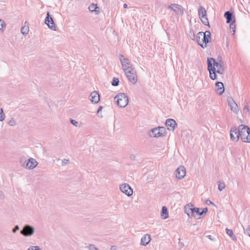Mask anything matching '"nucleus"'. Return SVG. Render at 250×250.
Instances as JSON below:
<instances>
[{
  "label": "nucleus",
  "mask_w": 250,
  "mask_h": 250,
  "mask_svg": "<svg viewBox=\"0 0 250 250\" xmlns=\"http://www.w3.org/2000/svg\"><path fill=\"white\" fill-rule=\"evenodd\" d=\"M45 23L50 29L56 31V27L53 18L50 17L49 12H47L46 17L45 19Z\"/></svg>",
  "instance_id": "nucleus-17"
},
{
  "label": "nucleus",
  "mask_w": 250,
  "mask_h": 250,
  "mask_svg": "<svg viewBox=\"0 0 250 250\" xmlns=\"http://www.w3.org/2000/svg\"><path fill=\"white\" fill-rule=\"evenodd\" d=\"M88 9L91 12H95L96 15H98L100 12L97 5L95 3L91 4L88 7Z\"/></svg>",
  "instance_id": "nucleus-22"
},
{
  "label": "nucleus",
  "mask_w": 250,
  "mask_h": 250,
  "mask_svg": "<svg viewBox=\"0 0 250 250\" xmlns=\"http://www.w3.org/2000/svg\"><path fill=\"white\" fill-rule=\"evenodd\" d=\"M8 124L10 125L14 126L16 125V122L15 120L12 118L11 120L9 121Z\"/></svg>",
  "instance_id": "nucleus-38"
},
{
  "label": "nucleus",
  "mask_w": 250,
  "mask_h": 250,
  "mask_svg": "<svg viewBox=\"0 0 250 250\" xmlns=\"http://www.w3.org/2000/svg\"><path fill=\"white\" fill-rule=\"evenodd\" d=\"M34 232V228L29 225L24 226L22 229L21 231V233L25 236H31L33 234Z\"/></svg>",
  "instance_id": "nucleus-16"
},
{
  "label": "nucleus",
  "mask_w": 250,
  "mask_h": 250,
  "mask_svg": "<svg viewBox=\"0 0 250 250\" xmlns=\"http://www.w3.org/2000/svg\"><path fill=\"white\" fill-rule=\"evenodd\" d=\"M119 83V80L118 78H114L112 82V84L113 86H117Z\"/></svg>",
  "instance_id": "nucleus-33"
},
{
  "label": "nucleus",
  "mask_w": 250,
  "mask_h": 250,
  "mask_svg": "<svg viewBox=\"0 0 250 250\" xmlns=\"http://www.w3.org/2000/svg\"><path fill=\"white\" fill-rule=\"evenodd\" d=\"M189 36L191 40H195V33L193 29L190 30L189 32Z\"/></svg>",
  "instance_id": "nucleus-30"
},
{
  "label": "nucleus",
  "mask_w": 250,
  "mask_h": 250,
  "mask_svg": "<svg viewBox=\"0 0 250 250\" xmlns=\"http://www.w3.org/2000/svg\"><path fill=\"white\" fill-rule=\"evenodd\" d=\"M119 189L123 193L128 197H130L133 195V188L127 183H122L119 185Z\"/></svg>",
  "instance_id": "nucleus-10"
},
{
  "label": "nucleus",
  "mask_w": 250,
  "mask_h": 250,
  "mask_svg": "<svg viewBox=\"0 0 250 250\" xmlns=\"http://www.w3.org/2000/svg\"><path fill=\"white\" fill-rule=\"evenodd\" d=\"M13 232L15 233L16 232V227H15L13 229Z\"/></svg>",
  "instance_id": "nucleus-44"
},
{
  "label": "nucleus",
  "mask_w": 250,
  "mask_h": 250,
  "mask_svg": "<svg viewBox=\"0 0 250 250\" xmlns=\"http://www.w3.org/2000/svg\"><path fill=\"white\" fill-rule=\"evenodd\" d=\"M243 112L244 114H245L246 116H250V111L248 104L244 106L243 109Z\"/></svg>",
  "instance_id": "nucleus-27"
},
{
  "label": "nucleus",
  "mask_w": 250,
  "mask_h": 250,
  "mask_svg": "<svg viewBox=\"0 0 250 250\" xmlns=\"http://www.w3.org/2000/svg\"><path fill=\"white\" fill-rule=\"evenodd\" d=\"M89 100L93 104H97L100 101V95L96 91L92 92L89 96Z\"/></svg>",
  "instance_id": "nucleus-18"
},
{
  "label": "nucleus",
  "mask_w": 250,
  "mask_h": 250,
  "mask_svg": "<svg viewBox=\"0 0 250 250\" xmlns=\"http://www.w3.org/2000/svg\"><path fill=\"white\" fill-rule=\"evenodd\" d=\"M226 230L227 233L231 237H232V236L233 235V231L231 229H226Z\"/></svg>",
  "instance_id": "nucleus-36"
},
{
  "label": "nucleus",
  "mask_w": 250,
  "mask_h": 250,
  "mask_svg": "<svg viewBox=\"0 0 250 250\" xmlns=\"http://www.w3.org/2000/svg\"><path fill=\"white\" fill-rule=\"evenodd\" d=\"M89 250H100L99 248H97L94 244H90L86 247Z\"/></svg>",
  "instance_id": "nucleus-31"
},
{
  "label": "nucleus",
  "mask_w": 250,
  "mask_h": 250,
  "mask_svg": "<svg viewBox=\"0 0 250 250\" xmlns=\"http://www.w3.org/2000/svg\"><path fill=\"white\" fill-rule=\"evenodd\" d=\"M150 235L148 234H145L142 238L140 244L142 246H146L150 242Z\"/></svg>",
  "instance_id": "nucleus-21"
},
{
  "label": "nucleus",
  "mask_w": 250,
  "mask_h": 250,
  "mask_svg": "<svg viewBox=\"0 0 250 250\" xmlns=\"http://www.w3.org/2000/svg\"><path fill=\"white\" fill-rule=\"evenodd\" d=\"M124 7L125 8H126L127 7V4L126 3H125V4H124Z\"/></svg>",
  "instance_id": "nucleus-43"
},
{
  "label": "nucleus",
  "mask_w": 250,
  "mask_h": 250,
  "mask_svg": "<svg viewBox=\"0 0 250 250\" xmlns=\"http://www.w3.org/2000/svg\"><path fill=\"white\" fill-rule=\"evenodd\" d=\"M224 84L222 82H217L215 84V91L219 95H222L224 92Z\"/></svg>",
  "instance_id": "nucleus-20"
},
{
  "label": "nucleus",
  "mask_w": 250,
  "mask_h": 250,
  "mask_svg": "<svg viewBox=\"0 0 250 250\" xmlns=\"http://www.w3.org/2000/svg\"><path fill=\"white\" fill-rule=\"evenodd\" d=\"M227 101L231 111L235 114H237L239 112V109L237 103L231 97H229Z\"/></svg>",
  "instance_id": "nucleus-15"
},
{
  "label": "nucleus",
  "mask_w": 250,
  "mask_h": 250,
  "mask_svg": "<svg viewBox=\"0 0 250 250\" xmlns=\"http://www.w3.org/2000/svg\"><path fill=\"white\" fill-rule=\"evenodd\" d=\"M184 210L188 217L194 218L196 217V210H198V208H195L192 204H189L185 206Z\"/></svg>",
  "instance_id": "nucleus-9"
},
{
  "label": "nucleus",
  "mask_w": 250,
  "mask_h": 250,
  "mask_svg": "<svg viewBox=\"0 0 250 250\" xmlns=\"http://www.w3.org/2000/svg\"><path fill=\"white\" fill-rule=\"evenodd\" d=\"M206 204L208 205H212L213 206H215V204L210 200H207L206 201Z\"/></svg>",
  "instance_id": "nucleus-39"
},
{
  "label": "nucleus",
  "mask_w": 250,
  "mask_h": 250,
  "mask_svg": "<svg viewBox=\"0 0 250 250\" xmlns=\"http://www.w3.org/2000/svg\"><path fill=\"white\" fill-rule=\"evenodd\" d=\"M167 130L164 126H158L151 129L149 132V136L153 138H160L166 136Z\"/></svg>",
  "instance_id": "nucleus-4"
},
{
  "label": "nucleus",
  "mask_w": 250,
  "mask_h": 250,
  "mask_svg": "<svg viewBox=\"0 0 250 250\" xmlns=\"http://www.w3.org/2000/svg\"><path fill=\"white\" fill-rule=\"evenodd\" d=\"M27 250H42L39 246H31Z\"/></svg>",
  "instance_id": "nucleus-35"
},
{
  "label": "nucleus",
  "mask_w": 250,
  "mask_h": 250,
  "mask_svg": "<svg viewBox=\"0 0 250 250\" xmlns=\"http://www.w3.org/2000/svg\"><path fill=\"white\" fill-rule=\"evenodd\" d=\"M208 69L209 72V77L214 80L216 79V73L223 74L225 71L224 64L221 59L215 60L212 58L208 59Z\"/></svg>",
  "instance_id": "nucleus-1"
},
{
  "label": "nucleus",
  "mask_w": 250,
  "mask_h": 250,
  "mask_svg": "<svg viewBox=\"0 0 250 250\" xmlns=\"http://www.w3.org/2000/svg\"><path fill=\"white\" fill-rule=\"evenodd\" d=\"M161 215L163 219H167L168 218V209L167 207L163 206L162 207L161 211Z\"/></svg>",
  "instance_id": "nucleus-24"
},
{
  "label": "nucleus",
  "mask_w": 250,
  "mask_h": 250,
  "mask_svg": "<svg viewBox=\"0 0 250 250\" xmlns=\"http://www.w3.org/2000/svg\"><path fill=\"white\" fill-rule=\"evenodd\" d=\"M238 133H239V126L238 128L234 127L230 129V140L232 142L234 143L238 142L240 138V135Z\"/></svg>",
  "instance_id": "nucleus-13"
},
{
  "label": "nucleus",
  "mask_w": 250,
  "mask_h": 250,
  "mask_svg": "<svg viewBox=\"0 0 250 250\" xmlns=\"http://www.w3.org/2000/svg\"><path fill=\"white\" fill-rule=\"evenodd\" d=\"M29 32V27L27 21H25L21 28V33L23 35H27Z\"/></svg>",
  "instance_id": "nucleus-23"
},
{
  "label": "nucleus",
  "mask_w": 250,
  "mask_h": 250,
  "mask_svg": "<svg viewBox=\"0 0 250 250\" xmlns=\"http://www.w3.org/2000/svg\"><path fill=\"white\" fill-rule=\"evenodd\" d=\"M249 235L250 236V232H249Z\"/></svg>",
  "instance_id": "nucleus-48"
},
{
  "label": "nucleus",
  "mask_w": 250,
  "mask_h": 250,
  "mask_svg": "<svg viewBox=\"0 0 250 250\" xmlns=\"http://www.w3.org/2000/svg\"><path fill=\"white\" fill-rule=\"evenodd\" d=\"M117 105L120 107H125L128 104V97L124 93H120L115 97Z\"/></svg>",
  "instance_id": "nucleus-5"
},
{
  "label": "nucleus",
  "mask_w": 250,
  "mask_h": 250,
  "mask_svg": "<svg viewBox=\"0 0 250 250\" xmlns=\"http://www.w3.org/2000/svg\"><path fill=\"white\" fill-rule=\"evenodd\" d=\"M179 244L181 245V248H182L184 246V244L182 243L181 244L179 243Z\"/></svg>",
  "instance_id": "nucleus-46"
},
{
  "label": "nucleus",
  "mask_w": 250,
  "mask_h": 250,
  "mask_svg": "<svg viewBox=\"0 0 250 250\" xmlns=\"http://www.w3.org/2000/svg\"><path fill=\"white\" fill-rule=\"evenodd\" d=\"M5 26L4 21L0 19V30H2Z\"/></svg>",
  "instance_id": "nucleus-37"
},
{
  "label": "nucleus",
  "mask_w": 250,
  "mask_h": 250,
  "mask_svg": "<svg viewBox=\"0 0 250 250\" xmlns=\"http://www.w3.org/2000/svg\"><path fill=\"white\" fill-rule=\"evenodd\" d=\"M229 23H230V24H229L230 28L232 30V34L234 35L235 32V27H236L235 24V21H233Z\"/></svg>",
  "instance_id": "nucleus-28"
},
{
  "label": "nucleus",
  "mask_w": 250,
  "mask_h": 250,
  "mask_svg": "<svg viewBox=\"0 0 250 250\" xmlns=\"http://www.w3.org/2000/svg\"><path fill=\"white\" fill-rule=\"evenodd\" d=\"M128 81L132 84H136L138 81L136 71L134 68L124 72Z\"/></svg>",
  "instance_id": "nucleus-8"
},
{
  "label": "nucleus",
  "mask_w": 250,
  "mask_h": 250,
  "mask_svg": "<svg viewBox=\"0 0 250 250\" xmlns=\"http://www.w3.org/2000/svg\"><path fill=\"white\" fill-rule=\"evenodd\" d=\"M4 194L2 191L0 190V199H3L4 198Z\"/></svg>",
  "instance_id": "nucleus-40"
},
{
  "label": "nucleus",
  "mask_w": 250,
  "mask_h": 250,
  "mask_svg": "<svg viewBox=\"0 0 250 250\" xmlns=\"http://www.w3.org/2000/svg\"><path fill=\"white\" fill-rule=\"evenodd\" d=\"M102 108V106H100L99 107V109L98 110V112H99Z\"/></svg>",
  "instance_id": "nucleus-45"
},
{
  "label": "nucleus",
  "mask_w": 250,
  "mask_h": 250,
  "mask_svg": "<svg viewBox=\"0 0 250 250\" xmlns=\"http://www.w3.org/2000/svg\"><path fill=\"white\" fill-rule=\"evenodd\" d=\"M119 58L122 66V68L124 72L134 68L133 65L131 63L130 60L126 57H125L123 55L120 54Z\"/></svg>",
  "instance_id": "nucleus-6"
},
{
  "label": "nucleus",
  "mask_w": 250,
  "mask_h": 250,
  "mask_svg": "<svg viewBox=\"0 0 250 250\" xmlns=\"http://www.w3.org/2000/svg\"><path fill=\"white\" fill-rule=\"evenodd\" d=\"M70 123L75 126L77 127L79 126V123L74 119L70 120Z\"/></svg>",
  "instance_id": "nucleus-34"
},
{
  "label": "nucleus",
  "mask_w": 250,
  "mask_h": 250,
  "mask_svg": "<svg viewBox=\"0 0 250 250\" xmlns=\"http://www.w3.org/2000/svg\"><path fill=\"white\" fill-rule=\"evenodd\" d=\"M167 9L174 12L177 15H183L184 13V8L178 4H171L168 6Z\"/></svg>",
  "instance_id": "nucleus-12"
},
{
  "label": "nucleus",
  "mask_w": 250,
  "mask_h": 250,
  "mask_svg": "<svg viewBox=\"0 0 250 250\" xmlns=\"http://www.w3.org/2000/svg\"><path fill=\"white\" fill-rule=\"evenodd\" d=\"M111 250H116V248L115 246H112L111 247Z\"/></svg>",
  "instance_id": "nucleus-42"
},
{
  "label": "nucleus",
  "mask_w": 250,
  "mask_h": 250,
  "mask_svg": "<svg viewBox=\"0 0 250 250\" xmlns=\"http://www.w3.org/2000/svg\"><path fill=\"white\" fill-rule=\"evenodd\" d=\"M240 138L245 143H250V128L245 125H239Z\"/></svg>",
  "instance_id": "nucleus-3"
},
{
  "label": "nucleus",
  "mask_w": 250,
  "mask_h": 250,
  "mask_svg": "<svg viewBox=\"0 0 250 250\" xmlns=\"http://www.w3.org/2000/svg\"><path fill=\"white\" fill-rule=\"evenodd\" d=\"M196 41L198 44L203 48L207 46V43L211 42V33L209 31L205 32H199L196 36Z\"/></svg>",
  "instance_id": "nucleus-2"
},
{
  "label": "nucleus",
  "mask_w": 250,
  "mask_h": 250,
  "mask_svg": "<svg viewBox=\"0 0 250 250\" xmlns=\"http://www.w3.org/2000/svg\"><path fill=\"white\" fill-rule=\"evenodd\" d=\"M5 118V115L3 113V109L0 108V121H2Z\"/></svg>",
  "instance_id": "nucleus-32"
},
{
  "label": "nucleus",
  "mask_w": 250,
  "mask_h": 250,
  "mask_svg": "<svg viewBox=\"0 0 250 250\" xmlns=\"http://www.w3.org/2000/svg\"><path fill=\"white\" fill-rule=\"evenodd\" d=\"M218 189L220 191L223 190L225 188V187H226L225 183L223 182H219L218 183Z\"/></svg>",
  "instance_id": "nucleus-29"
},
{
  "label": "nucleus",
  "mask_w": 250,
  "mask_h": 250,
  "mask_svg": "<svg viewBox=\"0 0 250 250\" xmlns=\"http://www.w3.org/2000/svg\"><path fill=\"white\" fill-rule=\"evenodd\" d=\"M19 229H20L18 225H17V230H19Z\"/></svg>",
  "instance_id": "nucleus-47"
},
{
  "label": "nucleus",
  "mask_w": 250,
  "mask_h": 250,
  "mask_svg": "<svg viewBox=\"0 0 250 250\" xmlns=\"http://www.w3.org/2000/svg\"><path fill=\"white\" fill-rule=\"evenodd\" d=\"M209 240H210L211 241H213L214 240V238L212 237V236L210 235H208L207 236Z\"/></svg>",
  "instance_id": "nucleus-41"
},
{
  "label": "nucleus",
  "mask_w": 250,
  "mask_h": 250,
  "mask_svg": "<svg viewBox=\"0 0 250 250\" xmlns=\"http://www.w3.org/2000/svg\"><path fill=\"white\" fill-rule=\"evenodd\" d=\"M196 216L197 215H199L200 216H202L204 214H205L208 211V209L207 208H198V210H196Z\"/></svg>",
  "instance_id": "nucleus-25"
},
{
  "label": "nucleus",
  "mask_w": 250,
  "mask_h": 250,
  "mask_svg": "<svg viewBox=\"0 0 250 250\" xmlns=\"http://www.w3.org/2000/svg\"><path fill=\"white\" fill-rule=\"evenodd\" d=\"M166 125L168 130L173 131L175 128L177 124L174 120L168 119L166 121Z\"/></svg>",
  "instance_id": "nucleus-19"
},
{
  "label": "nucleus",
  "mask_w": 250,
  "mask_h": 250,
  "mask_svg": "<svg viewBox=\"0 0 250 250\" xmlns=\"http://www.w3.org/2000/svg\"><path fill=\"white\" fill-rule=\"evenodd\" d=\"M38 165L37 161L33 158H30L29 159L25 161V163L22 166L26 169L32 170L36 167Z\"/></svg>",
  "instance_id": "nucleus-11"
},
{
  "label": "nucleus",
  "mask_w": 250,
  "mask_h": 250,
  "mask_svg": "<svg viewBox=\"0 0 250 250\" xmlns=\"http://www.w3.org/2000/svg\"><path fill=\"white\" fill-rule=\"evenodd\" d=\"M175 174L177 179H183L186 175V168L183 166H180L176 170Z\"/></svg>",
  "instance_id": "nucleus-14"
},
{
  "label": "nucleus",
  "mask_w": 250,
  "mask_h": 250,
  "mask_svg": "<svg viewBox=\"0 0 250 250\" xmlns=\"http://www.w3.org/2000/svg\"><path fill=\"white\" fill-rule=\"evenodd\" d=\"M198 16L202 22L209 27V23L207 17V12L204 7L200 6L198 10Z\"/></svg>",
  "instance_id": "nucleus-7"
},
{
  "label": "nucleus",
  "mask_w": 250,
  "mask_h": 250,
  "mask_svg": "<svg viewBox=\"0 0 250 250\" xmlns=\"http://www.w3.org/2000/svg\"><path fill=\"white\" fill-rule=\"evenodd\" d=\"M225 17L227 19V23H229L232 21V14L231 12L227 11L225 13Z\"/></svg>",
  "instance_id": "nucleus-26"
}]
</instances>
